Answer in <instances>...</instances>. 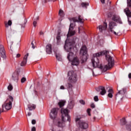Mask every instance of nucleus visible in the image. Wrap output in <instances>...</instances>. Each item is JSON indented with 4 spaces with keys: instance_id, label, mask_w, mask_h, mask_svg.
Segmentation results:
<instances>
[{
    "instance_id": "f257e3e1",
    "label": "nucleus",
    "mask_w": 131,
    "mask_h": 131,
    "mask_svg": "<svg viewBox=\"0 0 131 131\" xmlns=\"http://www.w3.org/2000/svg\"><path fill=\"white\" fill-rule=\"evenodd\" d=\"M108 51H103L93 54L91 60L94 68H100L105 72L114 66V59L108 55Z\"/></svg>"
},
{
    "instance_id": "f03ea898",
    "label": "nucleus",
    "mask_w": 131,
    "mask_h": 131,
    "mask_svg": "<svg viewBox=\"0 0 131 131\" xmlns=\"http://www.w3.org/2000/svg\"><path fill=\"white\" fill-rule=\"evenodd\" d=\"M74 43L75 41H68V39L66 40L65 45L64 49L67 51V52H70L67 56V59L69 61L71 62L72 65L73 66H77L79 64V60L77 57H74V54L72 52V50H73V47H74Z\"/></svg>"
},
{
    "instance_id": "7ed1b4c3",
    "label": "nucleus",
    "mask_w": 131,
    "mask_h": 131,
    "mask_svg": "<svg viewBox=\"0 0 131 131\" xmlns=\"http://www.w3.org/2000/svg\"><path fill=\"white\" fill-rule=\"evenodd\" d=\"M69 111L67 109L61 108V120L59 119L55 123V125L58 127H64L65 126V122L66 121V118H67V121L70 122L71 119L70 116L68 115Z\"/></svg>"
},
{
    "instance_id": "20e7f679",
    "label": "nucleus",
    "mask_w": 131,
    "mask_h": 131,
    "mask_svg": "<svg viewBox=\"0 0 131 131\" xmlns=\"http://www.w3.org/2000/svg\"><path fill=\"white\" fill-rule=\"evenodd\" d=\"M14 101V98L10 96L6 101L3 104L2 107H0V114L1 112H4L5 110H10L12 108V103Z\"/></svg>"
},
{
    "instance_id": "39448f33",
    "label": "nucleus",
    "mask_w": 131,
    "mask_h": 131,
    "mask_svg": "<svg viewBox=\"0 0 131 131\" xmlns=\"http://www.w3.org/2000/svg\"><path fill=\"white\" fill-rule=\"evenodd\" d=\"M69 81L72 83H74L77 81V75L73 71H69L68 73Z\"/></svg>"
},
{
    "instance_id": "423d86ee",
    "label": "nucleus",
    "mask_w": 131,
    "mask_h": 131,
    "mask_svg": "<svg viewBox=\"0 0 131 131\" xmlns=\"http://www.w3.org/2000/svg\"><path fill=\"white\" fill-rule=\"evenodd\" d=\"M87 53L88 49L86 48V46H83L80 51V55H82L83 56L82 57V63H84V62H85V61L88 60V55H86Z\"/></svg>"
},
{
    "instance_id": "0eeeda50",
    "label": "nucleus",
    "mask_w": 131,
    "mask_h": 131,
    "mask_svg": "<svg viewBox=\"0 0 131 131\" xmlns=\"http://www.w3.org/2000/svg\"><path fill=\"white\" fill-rule=\"evenodd\" d=\"M118 93L116 95V99L117 100H122L125 96L126 93V89L122 88L121 90H118Z\"/></svg>"
},
{
    "instance_id": "6e6552de",
    "label": "nucleus",
    "mask_w": 131,
    "mask_h": 131,
    "mask_svg": "<svg viewBox=\"0 0 131 131\" xmlns=\"http://www.w3.org/2000/svg\"><path fill=\"white\" fill-rule=\"evenodd\" d=\"M80 118H76L75 119V121L76 123H78V125L80 126L81 128H83V129H85L89 127V124L84 121H80Z\"/></svg>"
},
{
    "instance_id": "1a4fd4ad",
    "label": "nucleus",
    "mask_w": 131,
    "mask_h": 131,
    "mask_svg": "<svg viewBox=\"0 0 131 131\" xmlns=\"http://www.w3.org/2000/svg\"><path fill=\"white\" fill-rule=\"evenodd\" d=\"M114 26H116V24L113 21H110L108 25V27H109V30L108 32L110 33H114L115 35H118L119 34V32L116 33V32L113 31V28H114Z\"/></svg>"
},
{
    "instance_id": "9d476101",
    "label": "nucleus",
    "mask_w": 131,
    "mask_h": 131,
    "mask_svg": "<svg viewBox=\"0 0 131 131\" xmlns=\"http://www.w3.org/2000/svg\"><path fill=\"white\" fill-rule=\"evenodd\" d=\"M75 25L74 24L71 23L70 25V28L69 29V32L67 35V37H69V36H72L75 34V31L73 30Z\"/></svg>"
},
{
    "instance_id": "9b49d317",
    "label": "nucleus",
    "mask_w": 131,
    "mask_h": 131,
    "mask_svg": "<svg viewBox=\"0 0 131 131\" xmlns=\"http://www.w3.org/2000/svg\"><path fill=\"white\" fill-rule=\"evenodd\" d=\"M58 113L57 109L56 108H53L51 110L50 116L51 119H55L57 116Z\"/></svg>"
},
{
    "instance_id": "f8f14e48",
    "label": "nucleus",
    "mask_w": 131,
    "mask_h": 131,
    "mask_svg": "<svg viewBox=\"0 0 131 131\" xmlns=\"http://www.w3.org/2000/svg\"><path fill=\"white\" fill-rule=\"evenodd\" d=\"M96 90L97 92H100V94L101 95V96H104V95L106 94V89L105 87L103 86L96 88Z\"/></svg>"
},
{
    "instance_id": "ddd939ff",
    "label": "nucleus",
    "mask_w": 131,
    "mask_h": 131,
    "mask_svg": "<svg viewBox=\"0 0 131 131\" xmlns=\"http://www.w3.org/2000/svg\"><path fill=\"white\" fill-rule=\"evenodd\" d=\"M124 13H125L126 16L127 17H128V22L129 25H131V21H130L129 20H130L131 18V12L129 10V9L128 8H125L124 10Z\"/></svg>"
},
{
    "instance_id": "4468645a",
    "label": "nucleus",
    "mask_w": 131,
    "mask_h": 131,
    "mask_svg": "<svg viewBox=\"0 0 131 131\" xmlns=\"http://www.w3.org/2000/svg\"><path fill=\"white\" fill-rule=\"evenodd\" d=\"M107 23H104L103 25L99 26L98 28L99 29L100 32H103V31H105V30L107 29Z\"/></svg>"
},
{
    "instance_id": "2eb2a0df",
    "label": "nucleus",
    "mask_w": 131,
    "mask_h": 131,
    "mask_svg": "<svg viewBox=\"0 0 131 131\" xmlns=\"http://www.w3.org/2000/svg\"><path fill=\"white\" fill-rule=\"evenodd\" d=\"M0 54L2 58H6V51H5V48L3 45H0Z\"/></svg>"
},
{
    "instance_id": "dca6fc26",
    "label": "nucleus",
    "mask_w": 131,
    "mask_h": 131,
    "mask_svg": "<svg viewBox=\"0 0 131 131\" xmlns=\"http://www.w3.org/2000/svg\"><path fill=\"white\" fill-rule=\"evenodd\" d=\"M72 21L73 22H79L80 23H83V21H82V17L80 15L78 16V18L77 17L72 18Z\"/></svg>"
},
{
    "instance_id": "f3484780",
    "label": "nucleus",
    "mask_w": 131,
    "mask_h": 131,
    "mask_svg": "<svg viewBox=\"0 0 131 131\" xmlns=\"http://www.w3.org/2000/svg\"><path fill=\"white\" fill-rule=\"evenodd\" d=\"M12 80H14V81H16V82H18V80H19V75L17 73H14L12 75Z\"/></svg>"
},
{
    "instance_id": "a211bd4d",
    "label": "nucleus",
    "mask_w": 131,
    "mask_h": 131,
    "mask_svg": "<svg viewBox=\"0 0 131 131\" xmlns=\"http://www.w3.org/2000/svg\"><path fill=\"white\" fill-rule=\"evenodd\" d=\"M29 54L27 53L26 55H25L23 60L21 61L20 63V66H25L27 63V58H28Z\"/></svg>"
},
{
    "instance_id": "6ab92c4d",
    "label": "nucleus",
    "mask_w": 131,
    "mask_h": 131,
    "mask_svg": "<svg viewBox=\"0 0 131 131\" xmlns=\"http://www.w3.org/2000/svg\"><path fill=\"white\" fill-rule=\"evenodd\" d=\"M52 45L51 44H48L46 46V52L47 53V54H48L49 55H50V54H52Z\"/></svg>"
},
{
    "instance_id": "aec40b11",
    "label": "nucleus",
    "mask_w": 131,
    "mask_h": 131,
    "mask_svg": "<svg viewBox=\"0 0 131 131\" xmlns=\"http://www.w3.org/2000/svg\"><path fill=\"white\" fill-rule=\"evenodd\" d=\"M5 27L6 28V31H7V32H9V31L8 30V28H9V27L10 26L11 27V26H12V20H8V21H5Z\"/></svg>"
},
{
    "instance_id": "412c9836",
    "label": "nucleus",
    "mask_w": 131,
    "mask_h": 131,
    "mask_svg": "<svg viewBox=\"0 0 131 131\" xmlns=\"http://www.w3.org/2000/svg\"><path fill=\"white\" fill-rule=\"evenodd\" d=\"M74 107V100L70 99L68 105V108L69 109H73Z\"/></svg>"
},
{
    "instance_id": "4be33fe9",
    "label": "nucleus",
    "mask_w": 131,
    "mask_h": 131,
    "mask_svg": "<svg viewBox=\"0 0 131 131\" xmlns=\"http://www.w3.org/2000/svg\"><path fill=\"white\" fill-rule=\"evenodd\" d=\"M36 107V106H35V105L34 104H29L28 105V109L30 111H32V110H34Z\"/></svg>"
},
{
    "instance_id": "5701e85b",
    "label": "nucleus",
    "mask_w": 131,
    "mask_h": 131,
    "mask_svg": "<svg viewBox=\"0 0 131 131\" xmlns=\"http://www.w3.org/2000/svg\"><path fill=\"white\" fill-rule=\"evenodd\" d=\"M60 33L61 32H58V34L56 37L57 45H60V42H61V36H60Z\"/></svg>"
},
{
    "instance_id": "b1692460",
    "label": "nucleus",
    "mask_w": 131,
    "mask_h": 131,
    "mask_svg": "<svg viewBox=\"0 0 131 131\" xmlns=\"http://www.w3.org/2000/svg\"><path fill=\"white\" fill-rule=\"evenodd\" d=\"M58 15L61 17L63 18L65 16V13H64V11L62 9H60L58 12Z\"/></svg>"
},
{
    "instance_id": "393cba45",
    "label": "nucleus",
    "mask_w": 131,
    "mask_h": 131,
    "mask_svg": "<svg viewBox=\"0 0 131 131\" xmlns=\"http://www.w3.org/2000/svg\"><path fill=\"white\" fill-rule=\"evenodd\" d=\"M65 103H66V101H65V100H60L58 102V105H59V107H60V108H61V107H63V106H64V105H65Z\"/></svg>"
},
{
    "instance_id": "a878e982",
    "label": "nucleus",
    "mask_w": 131,
    "mask_h": 131,
    "mask_svg": "<svg viewBox=\"0 0 131 131\" xmlns=\"http://www.w3.org/2000/svg\"><path fill=\"white\" fill-rule=\"evenodd\" d=\"M113 92L112 89H109L108 91V94L107 95L108 98H112V97H113V94H112Z\"/></svg>"
},
{
    "instance_id": "bb28decb",
    "label": "nucleus",
    "mask_w": 131,
    "mask_h": 131,
    "mask_svg": "<svg viewBox=\"0 0 131 131\" xmlns=\"http://www.w3.org/2000/svg\"><path fill=\"white\" fill-rule=\"evenodd\" d=\"M90 4L89 3H82L81 6L82 8H85V9H86L88 8V6H89Z\"/></svg>"
},
{
    "instance_id": "cd10ccee",
    "label": "nucleus",
    "mask_w": 131,
    "mask_h": 131,
    "mask_svg": "<svg viewBox=\"0 0 131 131\" xmlns=\"http://www.w3.org/2000/svg\"><path fill=\"white\" fill-rule=\"evenodd\" d=\"M126 123V121H125V118H123V119L120 120V124L121 125H124Z\"/></svg>"
},
{
    "instance_id": "c85d7f7f",
    "label": "nucleus",
    "mask_w": 131,
    "mask_h": 131,
    "mask_svg": "<svg viewBox=\"0 0 131 131\" xmlns=\"http://www.w3.org/2000/svg\"><path fill=\"white\" fill-rule=\"evenodd\" d=\"M66 86L68 89V91H69V89H72V84L71 83H68L67 84H66Z\"/></svg>"
},
{
    "instance_id": "c756f323",
    "label": "nucleus",
    "mask_w": 131,
    "mask_h": 131,
    "mask_svg": "<svg viewBox=\"0 0 131 131\" xmlns=\"http://www.w3.org/2000/svg\"><path fill=\"white\" fill-rule=\"evenodd\" d=\"M119 17L117 16L116 15H114L112 17V20L113 21H115V22H116V21H117V19H118Z\"/></svg>"
},
{
    "instance_id": "7c9ffc66",
    "label": "nucleus",
    "mask_w": 131,
    "mask_h": 131,
    "mask_svg": "<svg viewBox=\"0 0 131 131\" xmlns=\"http://www.w3.org/2000/svg\"><path fill=\"white\" fill-rule=\"evenodd\" d=\"M8 91H12L13 90V86L12 84H10L8 86Z\"/></svg>"
},
{
    "instance_id": "2f4dec72",
    "label": "nucleus",
    "mask_w": 131,
    "mask_h": 131,
    "mask_svg": "<svg viewBox=\"0 0 131 131\" xmlns=\"http://www.w3.org/2000/svg\"><path fill=\"white\" fill-rule=\"evenodd\" d=\"M116 22L119 23V24H122V21H121V19H120V17L118 18V19H117Z\"/></svg>"
},
{
    "instance_id": "473e14b6",
    "label": "nucleus",
    "mask_w": 131,
    "mask_h": 131,
    "mask_svg": "<svg viewBox=\"0 0 131 131\" xmlns=\"http://www.w3.org/2000/svg\"><path fill=\"white\" fill-rule=\"evenodd\" d=\"M56 57L57 60H58V61H61L62 60V58H61V56L56 54Z\"/></svg>"
},
{
    "instance_id": "72a5a7b5",
    "label": "nucleus",
    "mask_w": 131,
    "mask_h": 131,
    "mask_svg": "<svg viewBox=\"0 0 131 131\" xmlns=\"http://www.w3.org/2000/svg\"><path fill=\"white\" fill-rule=\"evenodd\" d=\"M26 78L23 77L21 79V83H24V82H26Z\"/></svg>"
},
{
    "instance_id": "f704fd0d",
    "label": "nucleus",
    "mask_w": 131,
    "mask_h": 131,
    "mask_svg": "<svg viewBox=\"0 0 131 131\" xmlns=\"http://www.w3.org/2000/svg\"><path fill=\"white\" fill-rule=\"evenodd\" d=\"M127 5L128 7H131V0H127Z\"/></svg>"
},
{
    "instance_id": "c9c22d12",
    "label": "nucleus",
    "mask_w": 131,
    "mask_h": 131,
    "mask_svg": "<svg viewBox=\"0 0 131 131\" xmlns=\"http://www.w3.org/2000/svg\"><path fill=\"white\" fill-rule=\"evenodd\" d=\"M126 128L127 130H131V124L129 125H127Z\"/></svg>"
},
{
    "instance_id": "e433bc0d",
    "label": "nucleus",
    "mask_w": 131,
    "mask_h": 131,
    "mask_svg": "<svg viewBox=\"0 0 131 131\" xmlns=\"http://www.w3.org/2000/svg\"><path fill=\"white\" fill-rule=\"evenodd\" d=\"M92 111V110H91V108H88V110H87V113H88V115L89 116H91V111Z\"/></svg>"
},
{
    "instance_id": "4c0bfd02",
    "label": "nucleus",
    "mask_w": 131,
    "mask_h": 131,
    "mask_svg": "<svg viewBox=\"0 0 131 131\" xmlns=\"http://www.w3.org/2000/svg\"><path fill=\"white\" fill-rule=\"evenodd\" d=\"M94 100L95 102H98L99 101V98H98V96H96L94 97Z\"/></svg>"
},
{
    "instance_id": "58836bf2",
    "label": "nucleus",
    "mask_w": 131,
    "mask_h": 131,
    "mask_svg": "<svg viewBox=\"0 0 131 131\" xmlns=\"http://www.w3.org/2000/svg\"><path fill=\"white\" fill-rule=\"evenodd\" d=\"M79 102L80 103V104H82V105H84L85 104V102H84L83 100H80L79 101Z\"/></svg>"
},
{
    "instance_id": "ea45409f",
    "label": "nucleus",
    "mask_w": 131,
    "mask_h": 131,
    "mask_svg": "<svg viewBox=\"0 0 131 131\" xmlns=\"http://www.w3.org/2000/svg\"><path fill=\"white\" fill-rule=\"evenodd\" d=\"M60 90H66V88L65 86H64V85H61L60 86Z\"/></svg>"
},
{
    "instance_id": "a19ab883",
    "label": "nucleus",
    "mask_w": 131,
    "mask_h": 131,
    "mask_svg": "<svg viewBox=\"0 0 131 131\" xmlns=\"http://www.w3.org/2000/svg\"><path fill=\"white\" fill-rule=\"evenodd\" d=\"M7 42H8V45H10V47L12 46V45H13V42H12L11 41H7Z\"/></svg>"
},
{
    "instance_id": "79ce46f5",
    "label": "nucleus",
    "mask_w": 131,
    "mask_h": 131,
    "mask_svg": "<svg viewBox=\"0 0 131 131\" xmlns=\"http://www.w3.org/2000/svg\"><path fill=\"white\" fill-rule=\"evenodd\" d=\"M14 33H16V31L15 30H11L10 34H14Z\"/></svg>"
},
{
    "instance_id": "37998d69",
    "label": "nucleus",
    "mask_w": 131,
    "mask_h": 131,
    "mask_svg": "<svg viewBox=\"0 0 131 131\" xmlns=\"http://www.w3.org/2000/svg\"><path fill=\"white\" fill-rule=\"evenodd\" d=\"M36 123V121L35 120H32V124H35Z\"/></svg>"
},
{
    "instance_id": "c03bdc74",
    "label": "nucleus",
    "mask_w": 131,
    "mask_h": 131,
    "mask_svg": "<svg viewBox=\"0 0 131 131\" xmlns=\"http://www.w3.org/2000/svg\"><path fill=\"white\" fill-rule=\"evenodd\" d=\"M31 46H32V49H35V48L34 47V44H33V41L31 42Z\"/></svg>"
},
{
    "instance_id": "a18cd8bd",
    "label": "nucleus",
    "mask_w": 131,
    "mask_h": 131,
    "mask_svg": "<svg viewBox=\"0 0 131 131\" xmlns=\"http://www.w3.org/2000/svg\"><path fill=\"white\" fill-rule=\"evenodd\" d=\"M37 23H36V21H34L33 22V25H34V27H36V24H37Z\"/></svg>"
},
{
    "instance_id": "49530a36",
    "label": "nucleus",
    "mask_w": 131,
    "mask_h": 131,
    "mask_svg": "<svg viewBox=\"0 0 131 131\" xmlns=\"http://www.w3.org/2000/svg\"><path fill=\"white\" fill-rule=\"evenodd\" d=\"M31 131H36V128L35 127H33L31 129Z\"/></svg>"
},
{
    "instance_id": "de8ad7c7",
    "label": "nucleus",
    "mask_w": 131,
    "mask_h": 131,
    "mask_svg": "<svg viewBox=\"0 0 131 131\" xmlns=\"http://www.w3.org/2000/svg\"><path fill=\"white\" fill-rule=\"evenodd\" d=\"M91 108H95V104L94 103H92L91 105Z\"/></svg>"
},
{
    "instance_id": "09e8293b",
    "label": "nucleus",
    "mask_w": 131,
    "mask_h": 131,
    "mask_svg": "<svg viewBox=\"0 0 131 131\" xmlns=\"http://www.w3.org/2000/svg\"><path fill=\"white\" fill-rule=\"evenodd\" d=\"M45 3H47L48 2H52V1L55 2V1L54 0H45Z\"/></svg>"
},
{
    "instance_id": "8fccbe9b",
    "label": "nucleus",
    "mask_w": 131,
    "mask_h": 131,
    "mask_svg": "<svg viewBox=\"0 0 131 131\" xmlns=\"http://www.w3.org/2000/svg\"><path fill=\"white\" fill-rule=\"evenodd\" d=\"M107 16L108 17V18H110L111 17V12L108 13Z\"/></svg>"
},
{
    "instance_id": "3c124183",
    "label": "nucleus",
    "mask_w": 131,
    "mask_h": 131,
    "mask_svg": "<svg viewBox=\"0 0 131 131\" xmlns=\"http://www.w3.org/2000/svg\"><path fill=\"white\" fill-rule=\"evenodd\" d=\"M20 57V54H17L16 55V58H19Z\"/></svg>"
},
{
    "instance_id": "603ef678",
    "label": "nucleus",
    "mask_w": 131,
    "mask_h": 131,
    "mask_svg": "<svg viewBox=\"0 0 131 131\" xmlns=\"http://www.w3.org/2000/svg\"><path fill=\"white\" fill-rule=\"evenodd\" d=\"M43 34H44L43 32H42V31H40V35H43Z\"/></svg>"
},
{
    "instance_id": "864d4df0",
    "label": "nucleus",
    "mask_w": 131,
    "mask_h": 131,
    "mask_svg": "<svg viewBox=\"0 0 131 131\" xmlns=\"http://www.w3.org/2000/svg\"><path fill=\"white\" fill-rule=\"evenodd\" d=\"M101 3L102 4H105V0H100Z\"/></svg>"
},
{
    "instance_id": "5fc2aeb1",
    "label": "nucleus",
    "mask_w": 131,
    "mask_h": 131,
    "mask_svg": "<svg viewBox=\"0 0 131 131\" xmlns=\"http://www.w3.org/2000/svg\"><path fill=\"white\" fill-rule=\"evenodd\" d=\"M31 115V113L29 112L28 113V116H30Z\"/></svg>"
},
{
    "instance_id": "6e6d98bb",
    "label": "nucleus",
    "mask_w": 131,
    "mask_h": 131,
    "mask_svg": "<svg viewBox=\"0 0 131 131\" xmlns=\"http://www.w3.org/2000/svg\"><path fill=\"white\" fill-rule=\"evenodd\" d=\"M129 78H131V73H129L128 75Z\"/></svg>"
},
{
    "instance_id": "4d7b16f0",
    "label": "nucleus",
    "mask_w": 131,
    "mask_h": 131,
    "mask_svg": "<svg viewBox=\"0 0 131 131\" xmlns=\"http://www.w3.org/2000/svg\"><path fill=\"white\" fill-rule=\"evenodd\" d=\"M78 33H80V29L79 28Z\"/></svg>"
},
{
    "instance_id": "13d9d810",
    "label": "nucleus",
    "mask_w": 131,
    "mask_h": 131,
    "mask_svg": "<svg viewBox=\"0 0 131 131\" xmlns=\"http://www.w3.org/2000/svg\"><path fill=\"white\" fill-rule=\"evenodd\" d=\"M38 19H39V17H38V16H37V17H36V20H38Z\"/></svg>"
},
{
    "instance_id": "bf43d9fd",
    "label": "nucleus",
    "mask_w": 131,
    "mask_h": 131,
    "mask_svg": "<svg viewBox=\"0 0 131 131\" xmlns=\"http://www.w3.org/2000/svg\"><path fill=\"white\" fill-rule=\"evenodd\" d=\"M92 73H93V75H94V71H92Z\"/></svg>"
},
{
    "instance_id": "052dcab7",
    "label": "nucleus",
    "mask_w": 131,
    "mask_h": 131,
    "mask_svg": "<svg viewBox=\"0 0 131 131\" xmlns=\"http://www.w3.org/2000/svg\"><path fill=\"white\" fill-rule=\"evenodd\" d=\"M108 1H109V0H107Z\"/></svg>"
}]
</instances>
